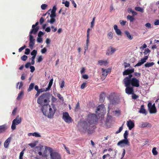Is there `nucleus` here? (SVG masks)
<instances>
[{
    "label": "nucleus",
    "instance_id": "f257e3e1",
    "mask_svg": "<svg viewBox=\"0 0 159 159\" xmlns=\"http://www.w3.org/2000/svg\"><path fill=\"white\" fill-rule=\"evenodd\" d=\"M87 121L90 124L89 126L91 129L89 130V134L93 133L94 131L95 127L94 125L98 121V118L97 115L94 114H90L88 115Z\"/></svg>",
    "mask_w": 159,
    "mask_h": 159
},
{
    "label": "nucleus",
    "instance_id": "f03ea898",
    "mask_svg": "<svg viewBox=\"0 0 159 159\" xmlns=\"http://www.w3.org/2000/svg\"><path fill=\"white\" fill-rule=\"evenodd\" d=\"M123 81H125L133 87H138L140 85L139 80L135 77H133L132 75L126 77L123 79Z\"/></svg>",
    "mask_w": 159,
    "mask_h": 159
},
{
    "label": "nucleus",
    "instance_id": "7ed1b4c3",
    "mask_svg": "<svg viewBox=\"0 0 159 159\" xmlns=\"http://www.w3.org/2000/svg\"><path fill=\"white\" fill-rule=\"evenodd\" d=\"M50 94L48 93H43L40 96L37 100V102L40 105H42L43 103H46L49 99Z\"/></svg>",
    "mask_w": 159,
    "mask_h": 159
},
{
    "label": "nucleus",
    "instance_id": "20e7f679",
    "mask_svg": "<svg viewBox=\"0 0 159 159\" xmlns=\"http://www.w3.org/2000/svg\"><path fill=\"white\" fill-rule=\"evenodd\" d=\"M56 108L54 104L52 103L50 107H49L48 112H47V116L48 118H51L53 116L56 111Z\"/></svg>",
    "mask_w": 159,
    "mask_h": 159
},
{
    "label": "nucleus",
    "instance_id": "39448f33",
    "mask_svg": "<svg viewBox=\"0 0 159 159\" xmlns=\"http://www.w3.org/2000/svg\"><path fill=\"white\" fill-rule=\"evenodd\" d=\"M80 125L83 129V130L85 131L87 130L89 134V130H90L91 129L89 126L90 124L87 121H82L80 122Z\"/></svg>",
    "mask_w": 159,
    "mask_h": 159
},
{
    "label": "nucleus",
    "instance_id": "423d86ee",
    "mask_svg": "<svg viewBox=\"0 0 159 159\" xmlns=\"http://www.w3.org/2000/svg\"><path fill=\"white\" fill-rule=\"evenodd\" d=\"M125 86L126 87L125 89L126 93L128 94H133L134 92L133 89V87L131 86V85L127 84L125 81H123Z\"/></svg>",
    "mask_w": 159,
    "mask_h": 159
},
{
    "label": "nucleus",
    "instance_id": "0eeeda50",
    "mask_svg": "<svg viewBox=\"0 0 159 159\" xmlns=\"http://www.w3.org/2000/svg\"><path fill=\"white\" fill-rule=\"evenodd\" d=\"M62 119L66 122L68 124L72 123L73 121L67 112L63 113Z\"/></svg>",
    "mask_w": 159,
    "mask_h": 159
},
{
    "label": "nucleus",
    "instance_id": "6e6552de",
    "mask_svg": "<svg viewBox=\"0 0 159 159\" xmlns=\"http://www.w3.org/2000/svg\"><path fill=\"white\" fill-rule=\"evenodd\" d=\"M21 119L18 116L12 121L11 128L13 130L16 129V125H18L21 122Z\"/></svg>",
    "mask_w": 159,
    "mask_h": 159
},
{
    "label": "nucleus",
    "instance_id": "1a4fd4ad",
    "mask_svg": "<svg viewBox=\"0 0 159 159\" xmlns=\"http://www.w3.org/2000/svg\"><path fill=\"white\" fill-rule=\"evenodd\" d=\"M148 107L150 114H155L157 112V110L155 103L152 105V103L151 102H149L148 104Z\"/></svg>",
    "mask_w": 159,
    "mask_h": 159
},
{
    "label": "nucleus",
    "instance_id": "9d476101",
    "mask_svg": "<svg viewBox=\"0 0 159 159\" xmlns=\"http://www.w3.org/2000/svg\"><path fill=\"white\" fill-rule=\"evenodd\" d=\"M110 103L113 104H116L117 102V97L114 93H111L108 97Z\"/></svg>",
    "mask_w": 159,
    "mask_h": 159
},
{
    "label": "nucleus",
    "instance_id": "9b49d317",
    "mask_svg": "<svg viewBox=\"0 0 159 159\" xmlns=\"http://www.w3.org/2000/svg\"><path fill=\"white\" fill-rule=\"evenodd\" d=\"M117 144V146L122 147H124L125 145L129 146V142L128 139H124L119 141Z\"/></svg>",
    "mask_w": 159,
    "mask_h": 159
},
{
    "label": "nucleus",
    "instance_id": "f8f14e48",
    "mask_svg": "<svg viewBox=\"0 0 159 159\" xmlns=\"http://www.w3.org/2000/svg\"><path fill=\"white\" fill-rule=\"evenodd\" d=\"M50 155L51 159H61L60 155L57 152H53L51 148H50Z\"/></svg>",
    "mask_w": 159,
    "mask_h": 159
},
{
    "label": "nucleus",
    "instance_id": "ddd939ff",
    "mask_svg": "<svg viewBox=\"0 0 159 159\" xmlns=\"http://www.w3.org/2000/svg\"><path fill=\"white\" fill-rule=\"evenodd\" d=\"M51 106V105L48 104H44L42 106L41 110L44 115L47 116L48 112V111L49 110V107H50Z\"/></svg>",
    "mask_w": 159,
    "mask_h": 159
},
{
    "label": "nucleus",
    "instance_id": "4468645a",
    "mask_svg": "<svg viewBox=\"0 0 159 159\" xmlns=\"http://www.w3.org/2000/svg\"><path fill=\"white\" fill-rule=\"evenodd\" d=\"M30 42L29 43V46L31 49H33L35 43V39L33 38V36L31 34H30Z\"/></svg>",
    "mask_w": 159,
    "mask_h": 159
},
{
    "label": "nucleus",
    "instance_id": "2eb2a0df",
    "mask_svg": "<svg viewBox=\"0 0 159 159\" xmlns=\"http://www.w3.org/2000/svg\"><path fill=\"white\" fill-rule=\"evenodd\" d=\"M102 75L103 77H101V79L104 80L108 74V73L110 71V70L109 69H105L103 68H102Z\"/></svg>",
    "mask_w": 159,
    "mask_h": 159
},
{
    "label": "nucleus",
    "instance_id": "dca6fc26",
    "mask_svg": "<svg viewBox=\"0 0 159 159\" xmlns=\"http://www.w3.org/2000/svg\"><path fill=\"white\" fill-rule=\"evenodd\" d=\"M148 58V56H145L144 57L142 58L140 61L134 67L139 66L143 64L144 63L146 62V60Z\"/></svg>",
    "mask_w": 159,
    "mask_h": 159
},
{
    "label": "nucleus",
    "instance_id": "f3484780",
    "mask_svg": "<svg viewBox=\"0 0 159 159\" xmlns=\"http://www.w3.org/2000/svg\"><path fill=\"white\" fill-rule=\"evenodd\" d=\"M134 68L132 69H128L125 70L123 72V75H132L131 74L134 72Z\"/></svg>",
    "mask_w": 159,
    "mask_h": 159
},
{
    "label": "nucleus",
    "instance_id": "a211bd4d",
    "mask_svg": "<svg viewBox=\"0 0 159 159\" xmlns=\"http://www.w3.org/2000/svg\"><path fill=\"white\" fill-rule=\"evenodd\" d=\"M127 125L130 130H131L134 126V123L131 120H129L127 122Z\"/></svg>",
    "mask_w": 159,
    "mask_h": 159
},
{
    "label": "nucleus",
    "instance_id": "6ab92c4d",
    "mask_svg": "<svg viewBox=\"0 0 159 159\" xmlns=\"http://www.w3.org/2000/svg\"><path fill=\"white\" fill-rule=\"evenodd\" d=\"M152 126V125L150 123L147 122H142L141 124V127L142 128H145L146 127L151 128Z\"/></svg>",
    "mask_w": 159,
    "mask_h": 159
},
{
    "label": "nucleus",
    "instance_id": "aec40b11",
    "mask_svg": "<svg viewBox=\"0 0 159 159\" xmlns=\"http://www.w3.org/2000/svg\"><path fill=\"white\" fill-rule=\"evenodd\" d=\"M139 112L140 113L144 114L145 115H146L147 114V112L145 109L144 106V105H141Z\"/></svg>",
    "mask_w": 159,
    "mask_h": 159
},
{
    "label": "nucleus",
    "instance_id": "412c9836",
    "mask_svg": "<svg viewBox=\"0 0 159 159\" xmlns=\"http://www.w3.org/2000/svg\"><path fill=\"white\" fill-rule=\"evenodd\" d=\"M11 139V138L10 137L8 138L4 142V147L6 148H8V145L10 143Z\"/></svg>",
    "mask_w": 159,
    "mask_h": 159
},
{
    "label": "nucleus",
    "instance_id": "4be33fe9",
    "mask_svg": "<svg viewBox=\"0 0 159 159\" xmlns=\"http://www.w3.org/2000/svg\"><path fill=\"white\" fill-rule=\"evenodd\" d=\"M39 27L38 26H37L36 27L32 28V29L30 32V34H35L39 30Z\"/></svg>",
    "mask_w": 159,
    "mask_h": 159
},
{
    "label": "nucleus",
    "instance_id": "5701e85b",
    "mask_svg": "<svg viewBox=\"0 0 159 159\" xmlns=\"http://www.w3.org/2000/svg\"><path fill=\"white\" fill-rule=\"evenodd\" d=\"M7 129V127L5 125L0 126V134L5 132Z\"/></svg>",
    "mask_w": 159,
    "mask_h": 159
},
{
    "label": "nucleus",
    "instance_id": "b1692460",
    "mask_svg": "<svg viewBox=\"0 0 159 159\" xmlns=\"http://www.w3.org/2000/svg\"><path fill=\"white\" fill-rule=\"evenodd\" d=\"M108 50L109 52H107V54L109 55L113 54L116 51V49L113 48L111 47L108 49Z\"/></svg>",
    "mask_w": 159,
    "mask_h": 159
},
{
    "label": "nucleus",
    "instance_id": "393cba45",
    "mask_svg": "<svg viewBox=\"0 0 159 159\" xmlns=\"http://www.w3.org/2000/svg\"><path fill=\"white\" fill-rule=\"evenodd\" d=\"M105 108V106L103 104H101L98 106L97 109V111H96V113H97V111H100L101 110H103Z\"/></svg>",
    "mask_w": 159,
    "mask_h": 159
},
{
    "label": "nucleus",
    "instance_id": "a878e982",
    "mask_svg": "<svg viewBox=\"0 0 159 159\" xmlns=\"http://www.w3.org/2000/svg\"><path fill=\"white\" fill-rule=\"evenodd\" d=\"M98 63L100 66H102V65L106 66L107 64V62L106 61H103L102 60H100L98 61Z\"/></svg>",
    "mask_w": 159,
    "mask_h": 159
},
{
    "label": "nucleus",
    "instance_id": "bb28decb",
    "mask_svg": "<svg viewBox=\"0 0 159 159\" xmlns=\"http://www.w3.org/2000/svg\"><path fill=\"white\" fill-rule=\"evenodd\" d=\"M125 33L129 39L131 40L133 39L132 36L130 34V33L128 31H125Z\"/></svg>",
    "mask_w": 159,
    "mask_h": 159
},
{
    "label": "nucleus",
    "instance_id": "cd10ccee",
    "mask_svg": "<svg viewBox=\"0 0 159 159\" xmlns=\"http://www.w3.org/2000/svg\"><path fill=\"white\" fill-rule=\"evenodd\" d=\"M105 94L103 93H101L100 95L99 101L101 102H103L104 99H105Z\"/></svg>",
    "mask_w": 159,
    "mask_h": 159
},
{
    "label": "nucleus",
    "instance_id": "c85d7f7f",
    "mask_svg": "<svg viewBox=\"0 0 159 159\" xmlns=\"http://www.w3.org/2000/svg\"><path fill=\"white\" fill-rule=\"evenodd\" d=\"M154 64V63L153 62H147L145 64L144 66L146 67H149L152 66Z\"/></svg>",
    "mask_w": 159,
    "mask_h": 159
},
{
    "label": "nucleus",
    "instance_id": "c756f323",
    "mask_svg": "<svg viewBox=\"0 0 159 159\" xmlns=\"http://www.w3.org/2000/svg\"><path fill=\"white\" fill-rule=\"evenodd\" d=\"M23 95V91H21L20 93L18 94V96L17 98V100H19L21 99Z\"/></svg>",
    "mask_w": 159,
    "mask_h": 159
},
{
    "label": "nucleus",
    "instance_id": "7c9ffc66",
    "mask_svg": "<svg viewBox=\"0 0 159 159\" xmlns=\"http://www.w3.org/2000/svg\"><path fill=\"white\" fill-rule=\"evenodd\" d=\"M127 19L129 20L130 22H133L134 20V18L133 17V16L129 15H128L127 16Z\"/></svg>",
    "mask_w": 159,
    "mask_h": 159
},
{
    "label": "nucleus",
    "instance_id": "2f4dec72",
    "mask_svg": "<svg viewBox=\"0 0 159 159\" xmlns=\"http://www.w3.org/2000/svg\"><path fill=\"white\" fill-rule=\"evenodd\" d=\"M124 124H125V122L122 124V126L119 128L118 130V131H117L116 132V134H118L121 132V131L123 129V126L124 125Z\"/></svg>",
    "mask_w": 159,
    "mask_h": 159
},
{
    "label": "nucleus",
    "instance_id": "473e14b6",
    "mask_svg": "<svg viewBox=\"0 0 159 159\" xmlns=\"http://www.w3.org/2000/svg\"><path fill=\"white\" fill-rule=\"evenodd\" d=\"M34 84L33 83H31L30 84L29 88L28 89V91H31L34 88Z\"/></svg>",
    "mask_w": 159,
    "mask_h": 159
},
{
    "label": "nucleus",
    "instance_id": "72a5a7b5",
    "mask_svg": "<svg viewBox=\"0 0 159 159\" xmlns=\"http://www.w3.org/2000/svg\"><path fill=\"white\" fill-rule=\"evenodd\" d=\"M56 21V20L54 17H51L50 20H48L47 22H49L51 24L53 23Z\"/></svg>",
    "mask_w": 159,
    "mask_h": 159
},
{
    "label": "nucleus",
    "instance_id": "f704fd0d",
    "mask_svg": "<svg viewBox=\"0 0 159 159\" xmlns=\"http://www.w3.org/2000/svg\"><path fill=\"white\" fill-rule=\"evenodd\" d=\"M135 9L136 11H139L142 13L143 12V9L140 7H136Z\"/></svg>",
    "mask_w": 159,
    "mask_h": 159
},
{
    "label": "nucleus",
    "instance_id": "c9c22d12",
    "mask_svg": "<svg viewBox=\"0 0 159 159\" xmlns=\"http://www.w3.org/2000/svg\"><path fill=\"white\" fill-rule=\"evenodd\" d=\"M152 152L154 155H157L158 154V152L156 150V148L155 147L153 148Z\"/></svg>",
    "mask_w": 159,
    "mask_h": 159
},
{
    "label": "nucleus",
    "instance_id": "e433bc0d",
    "mask_svg": "<svg viewBox=\"0 0 159 159\" xmlns=\"http://www.w3.org/2000/svg\"><path fill=\"white\" fill-rule=\"evenodd\" d=\"M29 134H31L32 136H34L37 137H41V135L39 134L37 132H34L33 133H29Z\"/></svg>",
    "mask_w": 159,
    "mask_h": 159
},
{
    "label": "nucleus",
    "instance_id": "4c0bfd02",
    "mask_svg": "<svg viewBox=\"0 0 159 159\" xmlns=\"http://www.w3.org/2000/svg\"><path fill=\"white\" fill-rule=\"evenodd\" d=\"M129 133L128 132L127 130L125 131V132L124 134V138L125 139H128L127 137Z\"/></svg>",
    "mask_w": 159,
    "mask_h": 159
},
{
    "label": "nucleus",
    "instance_id": "58836bf2",
    "mask_svg": "<svg viewBox=\"0 0 159 159\" xmlns=\"http://www.w3.org/2000/svg\"><path fill=\"white\" fill-rule=\"evenodd\" d=\"M116 33L118 35H121L122 32L121 30L119 29H118L115 30Z\"/></svg>",
    "mask_w": 159,
    "mask_h": 159
},
{
    "label": "nucleus",
    "instance_id": "ea45409f",
    "mask_svg": "<svg viewBox=\"0 0 159 159\" xmlns=\"http://www.w3.org/2000/svg\"><path fill=\"white\" fill-rule=\"evenodd\" d=\"M113 34L112 32H110L108 34V37L110 39H111L113 38Z\"/></svg>",
    "mask_w": 159,
    "mask_h": 159
},
{
    "label": "nucleus",
    "instance_id": "a19ab883",
    "mask_svg": "<svg viewBox=\"0 0 159 159\" xmlns=\"http://www.w3.org/2000/svg\"><path fill=\"white\" fill-rule=\"evenodd\" d=\"M37 53V51L35 50H34L31 53V55L32 56H36Z\"/></svg>",
    "mask_w": 159,
    "mask_h": 159
},
{
    "label": "nucleus",
    "instance_id": "79ce46f5",
    "mask_svg": "<svg viewBox=\"0 0 159 159\" xmlns=\"http://www.w3.org/2000/svg\"><path fill=\"white\" fill-rule=\"evenodd\" d=\"M43 60L42 56L41 55L39 56L38 58H37V62H41Z\"/></svg>",
    "mask_w": 159,
    "mask_h": 159
},
{
    "label": "nucleus",
    "instance_id": "37998d69",
    "mask_svg": "<svg viewBox=\"0 0 159 159\" xmlns=\"http://www.w3.org/2000/svg\"><path fill=\"white\" fill-rule=\"evenodd\" d=\"M62 4H64L65 6L66 7H68L69 6V2L67 1H66L65 2H62Z\"/></svg>",
    "mask_w": 159,
    "mask_h": 159
},
{
    "label": "nucleus",
    "instance_id": "c03bdc74",
    "mask_svg": "<svg viewBox=\"0 0 159 159\" xmlns=\"http://www.w3.org/2000/svg\"><path fill=\"white\" fill-rule=\"evenodd\" d=\"M51 12V14L50 15V17L52 18H55L56 16V13L53 12Z\"/></svg>",
    "mask_w": 159,
    "mask_h": 159
},
{
    "label": "nucleus",
    "instance_id": "a18cd8bd",
    "mask_svg": "<svg viewBox=\"0 0 159 159\" xmlns=\"http://www.w3.org/2000/svg\"><path fill=\"white\" fill-rule=\"evenodd\" d=\"M27 58V56L26 55H24L21 57V59L23 61H25L26 60Z\"/></svg>",
    "mask_w": 159,
    "mask_h": 159
},
{
    "label": "nucleus",
    "instance_id": "49530a36",
    "mask_svg": "<svg viewBox=\"0 0 159 159\" xmlns=\"http://www.w3.org/2000/svg\"><path fill=\"white\" fill-rule=\"evenodd\" d=\"M26 47V46L25 45H24L23 46L20 48H19L18 51L19 52H21L23 50H24L25 48Z\"/></svg>",
    "mask_w": 159,
    "mask_h": 159
},
{
    "label": "nucleus",
    "instance_id": "de8ad7c7",
    "mask_svg": "<svg viewBox=\"0 0 159 159\" xmlns=\"http://www.w3.org/2000/svg\"><path fill=\"white\" fill-rule=\"evenodd\" d=\"M47 6V5L46 4H43L41 6V8L42 10H45L46 9Z\"/></svg>",
    "mask_w": 159,
    "mask_h": 159
},
{
    "label": "nucleus",
    "instance_id": "09e8293b",
    "mask_svg": "<svg viewBox=\"0 0 159 159\" xmlns=\"http://www.w3.org/2000/svg\"><path fill=\"white\" fill-rule=\"evenodd\" d=\"M80 106L79 104V103L78 102L77 103V104H76V107H75V111H78L79 109H80Z\"/></svg>",
    "mask_w": 159,
    "mask_h": 159
},
{
    "label": "nucleus",
    "instance_id": "8fccbe9b",
    "mask_svg": "<svg viewBox=\"0 0 159 159\" xmlns=\"http://www.w3.org/2000/svg\"><path fill=\"white\" fill-rule=\"evenodd\" d=\"M57 96L61 100H62L63 99V97L61 96V95L60 93H57Z\"/></svg>",
    "mask_w": 159,
    "mask_h": 159
},
{
    "label": "nucleus",
    "instance_id": "3c124183",
    "mask_svg": "<svg viewBox=\"0 0 159 159\" xmlns=\"http://www.w3.org/2000/svg\"><path fill=\"white\" fill-rule=\"evenodd\" d=\"M47 51V49L46 48H44L41 50V52L42 54L45 53Z\"/></svg>",
    "mask_w": 159,
    "mask_h": 159
},
{
    "label": "nucleus",
    "instance_id": "603ef678",
    "mask_svg": "<svg viewBox=\"0 0 159 159\" xmlns=\"http://www.w3.org/2000/svg\"><path fill=\"white\" fill-rule=\"evenodd\" d=\"M150 52V50L148 49L147 48L145 49V51L144 52L145 55H147L148 53Z\"/></svg>",
    "mask_w": 159,
    "mask_h": 159
},
{
    "label": "nucleus",
    "instance_id": "864d4df0",
    "mask_svg": "<svg viewBox=\"0 0 159 159\" xmlns=\"http://www.w3.org/2000/svg\"><path fill=\"white\" fill-rule=\"evenodd\" d=\"M30 52V50L29 48H26L25 50V54L26 55H28Z\"/></svg>",
    "mask_w": 159,
    "mask_h": 159
},
{
    "label": "nucleus",
    "instance_id": "5fc2aeb1",
    "mask_svg": "<svg viewBox=\"0 0 159 159\" xmlns=\"http://www.w3.org/2000/svg\"><path fill=\"white\" fill-rule=\"evenodd\" d=\"M28 145L31 147V148H33L36 145L35 143H30L28 144Z\"/></svg>",
    "mask_w": 159,
    "mask_h": 159
},
{
    "label": "nucleus",
    "instance_id": "6e6d98bb",
    "mask_svg": "<svg viewBox=\"0 0 159 159\" xmlns=\"http://www.w3.org/2000/svg\"><path fill=\"white\" fill-rule=\"evenodd\" d=\"M24 153L23 151H21L20 152L19 156V159H23V155Z\"/></svg>",
    "mask_w": 159,
    "mask_h": 159
},
{
    "label": "nucleus",
    "instance_id": "4d7b16f0",
    "mask_svg": "<svg viewBox=\"0 0 159 159\" xmlns=\"http://www.w3.org/2000/svg\"><path fill=\"white\" fill-rule=\"evenodd\" d=\"M125 154V149H123V151L122 153V154L121 155V159H123V158L124 157V156Z\"/></svg>",
    "mask_w": 159,
    "mask_h": 159
},
{
    "label": "nucleus",
    "instance_id": "13d9d810",
    "mask_svg": "<svg viewBox=\"0 0 159 159\" xmlns=\"http://www.w3.org/2000/svg\"><path fill=\"white\" fill-rule=\"evenodd\" d=\"M86 84V83H83L81 85L80 88L81 89H84L85 87Z\"/></svg>",
    "mask_w": 159,
    "mask_h": 159
},
{
    "label": "nucleus",
    "instance_id": "bf43d9fd",
    "mask_svg": "<svg viewBox=\"0 0 159 159\" xmlns=\"http://www.w3.org/2000/svg\"><path fill=\"white\" fill-rule=\"evenodd\" d=\"M43 41L41 37H38L37 39V41L39 43L42 42Z\"/></svg>",
    "mask_w": 159,
    "mask_h": 159
},
{
    "label": "nucleus",
    "instance_id": "052dcab7",
    "mask_svg": "<svg viewBox=\"0 0 159 159\" xmlns=\"http://www.w3.org/2000/svg\"><path fill=\"white\" fill-rule=\"evenodd\" d=\"M145 26L146 27H147L148 28H151V25L150 23H148L145 24Z\"/></svg>",
    "mask_w": 159,
    "mask_h": 159
},
{
    "label": "nucleus",
    "instance_id": "680f3d73",
    "mask_svg": "<svg viewBox=\"0 0 159 159\" xmlns=\"http://www.w3.org/2000/svg\"><path fill=\"white\" fill-rule=\"evenodd\" d=\"M30 68L31 69L30 71L31 72H33L35 70V67L33 66H30Z\"/></svg>",
    "mask_w": 159,
    "mask_h": 159
},
{
    "label": "nucleus",
    "instance_id": "e2e57ef3",
    "mask_svg": "<svg viewBox=\"0 0 159 159\" xmlns=\"http://www.w3.org/2000/svg\"><path fill=\"white\" fill-rule=\"evenodd\" d=\"M51 28L52 29V31L55 32L57 30V28H55L53 25L51 26Z\"/></svg>",
    "mask_w": 159,
    "mask_h": 159
},
{
    "label": "nucleus",
    "instance_id": "0e129e2a",
    "mask_svg": "<svg viewBox=\"0 0 159 159\" xmlns=\"http://www.w3.org/2000/svg\"><path fill=\"white\" fill-rule=\"evenodd\" d=\"M133 94L132 96V98L133 99H136L138 97V96L135 94L134 93Z\"/></svg>",
    "mask_w": 159,
    "mask_h": 159
},
{
    "label": "nucleus",
    "instance_id": "69168bd1",
    "mask_svg": "<svg viewBox=\"0 0 159 159\" xmlns=\"http://www.w3.org/2000/svg\"><path fill=\"white\" fill-rule=\"evenodd\" d=\"M31 65V64L30 62H28L25 64V66L26 68H28L29 66H30Z\"/></svg>",
    "mask_w": 159,
    "mask_h": 159
},
{
    "label": "nucleus",
    "instance_id": "338daca9",
    "mask_svg": "<svg viewBox=\"0 0 159 159\" xmlns=\"http://www.w3.org/2000/svg\"><path fill=\"white\" fill-rule=\"evenodd\" d=\"M43 35V33L41 31H39L38 34V36L40 37Z\"/></svg>",
    "mask_w": 159,
    "mask_h": 159
},
{
    "label": "nucleus",
    "instance_id": "774afa93",
    "mask_svg": "<svg viewBox=\"0 0 159 159\" xmlns=\"http://www.w3.org/2000/svg\"><path fill=\"white\" fill-rule=\"evenodd\" d=\"M154 24L155 25H159V20H156L154 22Z\"/></svg>",
    "mask_w": 159,
    "mask_h": 159
}]
</instances>
